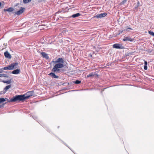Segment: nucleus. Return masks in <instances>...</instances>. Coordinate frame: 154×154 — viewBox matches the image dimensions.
Segmentation results:
<instances>
[{
  "mask_svg": "<svg viewBox=\"0 0 154 154\" xmlns=\"http://www.w3.org/2000/svg\"><path fill=\"white\" fill-rule=\"evenodd\" d=\"M53 62L55 64L51 70L54 72L58 73L60 71V69L64 67V61L62 58H58L56 60Z\"/></svg>",
  "mask_w": 154,
  "mask_h": 154,
  "instance_id": "1",
  "label": "nucleus"
},
{
  "mask_svg": "<svg viewBox=\"0 0 154 154\" xmlns=\"http://www.w3.org/2000/svg\"><path fill=\"white\" fill-rule=\"evenodd\" d=\"M25 100V98L24 97V95H16L11 98V101H13L14 102L17 101H23Z\"/></svg>",
  "mask_w": 154,
  "mask_h": 154,
  "instance_id": "2",
  "label": "nucleus"
},
{
  "mask_svg": "<svg viewBox=\"0 0 154 154\" xmlns=\"http://www.w3.org/2000/svg\"><path fill=\"white\" fill-rule=\"evenodd\" d=\"M18 65L17 63H14L8 66H6L4 68H2L3 71L4 70H12L14 69H16L17 68V66Z\"/></svg>",
  "mask_w": 154,
  "mask_h": 154,
  "instance_id": "3",
  "label": "nucleus"
},
{
  "mask_svg": "<svg viewBox=\"0 0 154 154\" xmlns=\"http://www.w3.org/2000/svg\"><path fill=\"white\" fill-rule=\"evenodd\" d=\"M33 93V92L32 91H31L27 92L26 94H23V95H24L25 100L29 98L32 95Z\"/></svg>",
  "mask_w": 154,
  "mask_h": 154,
  "instance_id": "4",
  "label": "nucleus"
},
{
  "mask_svg": "<svg viewBox=\"0 0 154 154\" xmlns=\"http://www.w3.org/2000/svg\"><path fill=\"white\" fill-rule=\"evenodd\" d=\"M107 15V14L106 13H101L100 14H98L95 16H94L93 17V18H102V17H105Z\"/></svg>",
  "mask_w": 154,
  "mask_h": 154,
  "instance_id": "5",
  "label": "nucleus"
},
{
  "mask_svg": "<svg viewBox=\"0 0 154 154\" xmlns=\"http://www.w3.org/2000/svg\"><path fill=\"white\" fill-rule=\"evenodd\" d=\"M113 48L116 49H122L123 47V46L119 44H115L113 45Z\"/></svg>",
  "mask_w": 154,
  "mask_h": 154,
  "instance_id": "6",
  "label": "nucleus"
},
{
  "mask_svg": "<svg viewBox=\"0 0 154 154\" xmlns=\"http://www.w3.org/2000/svg\"><path fill=\"white\" fill-rule=\"evenodd\" d=\"M134 40L133 38H131L130 36L124 37L123 41H129L131 42L133 41Z\"/></svg>",
  "mask_w": 154,
  "mask_h": 154,
  "instance_id": "7",
  "label": "nucleus"
},
{
  "mask_svg": "<svg viewBox=\"0 0 154 154\" xmlns=\"http://www.w3.org/2000/svg\"><path fill=\"white\" fill-rule=\"evenodd\" d=\"M41 54L42 55V56L45 58L46 59H49V57L48 56V54L46 53L45 52H42L41 53Z\"/></svg>",
  "mask_w": 154,
  "mask_h": 154,
  "instance_id": "8",
  "label": "nucleus"
},
{
  "mask_svg": "<svg viewBox=\"0 0 154 154\" xmlns=\"http://www.w3.org/2000/svg\"><path fill=\"white\" fill-rule=\"evenodd\" d=\"M24 8H21L20 10L15 12V13L17 15H20V14H22L24 12Z\"/></svg>",
  "mask_w": 154,
  "mask_h": 154,
  "instance_id": "9",
  "label": "nucleus"
},
{
  "mask_svg": "<svg viewBox=\"0 0 154 154\" xmlns=\"http://www.w3.org/2000/svg\"><path fill=\"white\" fill-rule=\"evenodd\" d=\"M49 75L53 78L57 79L59 78V76L56 75L54 72H51L49 74Z\"/></svg>",
  "mask_w": 154,
  "mask_h": 154,
  "instance_id": "10",
  "label": "nucleus"
},
{
  "mask_svg": "<svg viewBox=\"0 0 154 154\" xmlns=\"http://www.w3.org/2000/svg\"><path fill=\"white\" fill-rule=\"evenodd\" d=\"M4 55L6 57L10 59L11 58V55L7 51L4 53Z\"/></svg>",
  "mask_w": 154,
  "mask_h": 154,
  "instance_id": "11",
  "label": "nucleus"
},
{
  "mask_svg": "<svg viewBox=\"0 0 154 154\" xmlns=\"http://www.w3.org/2000/svg\"><path fill=\"white\" fill-rule=\"evenodd\" d=\"M20 72V70L19 69H16L14 70L12 72V74H19Z\"/></svg>",
  "mask_w": 154,
  "mask_h": 154,
  "instance_id": "12",
  "label": "nucleus"
},
{
  "mask_svg": "<svg viewBox=\"0 0 154 154\" xmlns=\"http://www.w3.org/2000/svg\"><path fill=\"white\" fill-rule=\"evenodd\" d=\"M13 10L14 9L13 8L10 7L8 8V9H4V11L11 12L13 11Z\"/></svg>",
  "mask_w": 154,
  "mask_h": 154,
  "instance_id": "13",
  "label": "nucleus"
},
{
  "mask_svg": "<svg viewBox=\"0 0 154 154\" xmlns=\"http://www.w3.org/2000/svg\"><path fill=\"white\" fill-rule=\"evenodd\" d=\"M81 15V14L80 13H77L75 14H74L72 15V17L73 18H75L78 17L80 16Z\"/></svg>",
  "mask_w": 154,
  "mask_h": 154,
  "instance_id": "14",
  "label": "nucleus"
},
{
  "mask_svg": "<svg viewBox=\"0 0 154 154\" xmlns=\"http://www.w3.org/2000/svg\"><path fill=\"white\" fill-rule=\"evenodd\" d=\"M6 98H0V103L6 101Z\"/></svg>",
  "mask_w": 154,
  "mask_h": 154,
  "instance_id": "15",
  "label": "nucleus"
},
{
  "mask_svg": "<svg viewBox=\"0 0 154 154\" xmlns=\"http://www.w3.org/2000/svg\"><path fill=\"white\" fill-rule=\"evenodd\" d=\"M2 76L4 77H7V78L8 77V76L6 74H0V77H2Z\"/></svg>",
  "mask_w": 154,
  "mask_h": 154,
  "instance_id": "16",
  "label": "nucleus"
},
{
  "mask_svg": "<svg viewBox=\"0 0 154 154\" xmlns=\"http://www.w3.org/2000/svg\"><path fill=\"white\" fill-rule=\"evenodd\" d=\"M94 75V74L93 73H91L87 75V77H89L93 76Z\"/></svg>",
  "mask_w": 154,
  "mask_h": 154,
  "instance_id": "17",
  "label": "nucleus"
},
{
  "mask_svg": "<svg viewBox=\"0 0 154 154\" xmlns=\"http://www.w3.org/2000/svg\"><path fill=\"white\" fill-rule=\"evenodd\" d=\"M31 1V0H23V2L24 4L28 3Z\"/></svg>",
  "mask_w": 154,
  "mask_h": 154,
  "instance_id": "18",
  "label": "nucleus"
},
{
  "mask_svg": "<svg viewBox=\"0 0 154 154\" xmlns=\"http://www.w3.org/2000/svg\"><path fill=\"white\" fill-rule=\"evenodd\" d=\"M2 82L4 83H7L8 84H9L11 83V80H9L8 81H2Z\"/></svg>",
  "mask_w": 154,
  "mask_h": 154,
  "instance_id": "19",
  "label": "nucleus"
},
{
  "mask_svg": "<svg viewBox=\"0 0 154 154\" xmlns=\"http://www.w3.org/2000/svg\"><path fill=\"white\" fill-rule=\"evenodd\" d=\"M11 85H8L7 86H6L5 88H4L5 90H7L11 88Z\"/></svg>",
  "mask_w": 154,
  "mask_h": 154,
  "instance_id": "20",
  "label": "nucleus"
},
{
  "mask_svg": "<svg viewBox=\"0 0 154 154\" xmlns=\"http://www.w3.org/2000/svg\"><path fill=\"white\" fill-rule=\"evenodd\" d=\"M148 33L150 35L154 36V33L153 32L151 31H149Z\"/></svg>",
  "mask_w": 154,
  "mask_h": 154,
  "instance_id": "21",
  "label": "nucleus"
},
{
  "mask_svg": "<svg viewBox=\"0 0 154 154\" xmlns=\"http://www.w3.org/2000/svg\"><path fill=\"white\" fill-rule=\"evenodd\" d=\"M74 83L75 84H79L81 83V81L78 80H77L74 82Z\"/></svg>",
  "mask_w": 154,
  "mask_h": 154,
  "instance_id": "22",
  "label": "nucleus"
},
{
  "mask_svg": "<svg viewBox=\"0 0 154 154\" xmlns=\"http://www.w3.org/2000/svg\"><path fill=\"white\" fill-rule=\"evenodd\" d=\"M127 1V0H123L122 2H121V4H123L125 3Z\"/></svg>",
  "mask_w": 154,
  "mask_h": 154,
  "instance_id": "23",
  "label": "nucleus"
},
{
  "mask_svg": "<svg viewBox=\"0 0 154 154\" xmlns=\"http://www.w3.org/2000/svg\"><path fill=\"white\" fill-rule=\"evenodd\" d=\"M6 100H7V102H14L13 101H11V100H9L8 99L6 98Z\"/></svg>",
  "mask_w": 154,
  "mask_h": 154,
  "instance_id": "24",
  "label": "nucleus"
},
{
  "mask_svg": "<svg viewBox=\"0 0 154 154\" xmlns=\"http://www.w3.org/2000/svg\"><path fill=\"white\" fill-rule=\"evenodd\" d=\"M144 69L145 70H147V66L144 65Z\"/></svg>",
  "mask_w": 154,
  "mask_h": 154,
  "instance_id": "25",
  "label": "nucleus"
},
{
  "mask_svg": "<svg viewBox=\"0 0 154 154\" xmlns=\"http://www.w3.org/2000/svg\"><path fill=\"white\" fill-rule=\"evenodd\" d=\"M147 63L146 61H145L144 62V65L147 66Z\"/></svg>",
  "mask_w": 154,
  "mask_h": 154,
  "instance_id": "26",
  "label": "nucleus"
},
{
  "mask_svg": "<svg viewBox=\"0 0 154 154\" xmlns=\"http://www.w3.org/2000/svg\"><path fill=\"white\" fill-rule=\"evenodd\" d=\"M2 72H3V71L2 68L0 69V73H1Z\"/></svg>",
  "mask_w": 154,
  "mask_h": 154,
  "instance_id": "27",
  "label": "nucleus"
},
{
  "mask_svg": "<svg viewBox=\"0 0 154 154\" xmlns=\"http://www.w3.org/2000/svg\"><path fill=\"white\" fill-rule=\"evenodd\" d=\"M128 29H131V30L132 29L131 28H128L126 29V31H128Z\"/></svg>",
  "mask_w": 154,
  "mask_h": 154,
  "instance_id": "28",
  "label": "nucleus"
},
{
  "mask_svg": "<svg viewBox=\"0 0 154 154\" xmlns=\"http://www.w3.org/2000/svg\"><path fill=\"white\" fill-rule=\"evenodd\" d=\"M1 5H2V3L0 2V7L1 6Z\"/></svg>",
  "mask_w": 154,
  "mask_h": 154,
  "instance_id": "29",
  "label": "nucleus"
}]
</instances>
